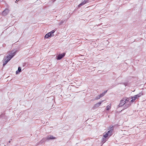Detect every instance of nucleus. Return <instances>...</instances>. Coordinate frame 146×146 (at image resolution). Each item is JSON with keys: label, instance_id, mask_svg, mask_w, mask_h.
Instances as JSON below:
<instances>
[{"label": "nucleus", "instance_id": "dca6fc26", "mask_svg": "<svg viewBox=\"0 0 146 146\" xmlns=\"http://www.w3.org/2000/svg\"><path fill=\"white\" fill-rule=\"evenodd\" d=\"M106 138H105V137H103L102 138V142H103V143H105L107 141Z\"/></svg>", "mask_w": 146, "mask_h": 146}, {"label": "nucleus", "instance_id": "4468645a", "mask_svg": "<svg viewBox=\"0 0 146 146\" xmlns=\"http://www.w3.org/2000/svg\"><path fill=\"white\" fill-rule=\"evenodd\" d=\"M9 61L8 60H4L3 61V66H5L9 62Z\"/></svg>", "mask_w": 146, "mask_h": 146}, {"label": "nucleus", "instance_id": "a211bd4d", "mask_svg": "<svg viewBox=\"0 0 146 146\" xmlns=\"http://www.w3.org/2000/svg\"><path fill=\"white\" fill-rule=\"evenodd\" d=\"M111 108V107L109 106H107L106 110H109Z\"/></svg>", "mask_w": 146, "mask_h": 146}, {"label": "nucleus", "instance_id": "423d86ee", "mask_svg": "<svg viewBox=\"0 0 146 146\" xmlns=\"http://www.w3.org/2000/svg\"><path fill=\"white\" fill-rule=\"evenodd\" d=\"M9 10L7 9H6L5 10L3 11L2 14L4 16H6L7 15V14L9 13Z\"/></svg>", "mask_w": 146, "mask_h": 146}, {"label": "nucleus", "instance_id": "6ab92c4d", "mask_svg": "<svg viewBox=\"0 0 146 146\" xmlns=\"http://www.w3.org/2000/svg\"><path fill=\"white\" fill-rule=\"evenodd\" d=\"M64 23V21H61L60 22H59L58 23V25H60Z\"/></svg>", "mask_w": 146, "mask_h": 146}, {"label": "nucleus", "instance_id": "aec40b11", "mask_svg": "<svg viewBox=\"0 0 146 146\" xmlns=\"http://www.w3.org/2000/svg\"><path fill=\"white\" fill-rule=\"evenodd\" d=\"M55 31L54 30H53L51 31L50 32H49V33H50V34H52V35H54L53 33H54Z\"/></svg>", "mask_w": 146, "mask_h": 146}, {"label": "nucleus", "instance_id": "b1692460", "mask_svg": "<svg viewBox=\"0 0 146 146\" xmlns=\"http://www.w3.org/2000/svg\"><path fill=\"white\" fill-rule=\"evenodd\" d=\"M107 92V91H106L104 92H103V93H104V94H105L106 93V92Z\"/></svg>", "mask_w": 146, "mask_h": 146}, {"label": "nucleus", "instance_id": "412c9836", "mask_svg": "<svg viewBox=\"0 0 146 146\" xmlns=\"http://www.w3.org/2000/svg\"><path fill=\"white\" fill-rule=\"evenodd\" d=\"M104 95V93H102V94L99 95H98L100 98L102 97Z\"/></svg>", "mask_w": 146, "mask_h": 146}, {"label": "nucleus", "instance_id": "a878e982", "mask_svg": "<svg viewBox=\"0 0 146 146\" xmlns=\"http://www.w3.org/2000/svg\"><path fill=\"white\" fill-rule=\"evenodd\" d=\"M9 143H10V141H9Z\"/></svg>", "mask_w": 146, "mask_h": 146}, {"label": "nucleus", "instance_id": "9b49d317", "mask_svg": "<svg viewBox=\"0 0 146 146\" xmlns=\"http://www.w3.org/2000/svg\"><path fill=\"white\" fill-rule=\"evenodd\" d=\"M17 52V51L15 50L13 52H11L9 54L11 55V57H12L13 58L16 54V52Z\"/></svg>", "mask_w": 146, "mask_h": 146}, {"label": "nucleus", "instance_id": "1a4fd4ad", "mask_svg": "<svg viewBox=\"0 0 146 146\" xmlns=\"http://www.w3.org/2000/svg\"><path fill=\"white\" fill-rule=\"evenodd\" d=\"M88 3V1L87 0H85L84 1L82 2L80 4L78 5V7H80L86 4V3Z\"/></svg>", "mask_w": 146, "mask_h": 146}, {"label": "nucleus", "instance_id": "ddd939ff", "mask_svg": "<svg viewBox=\"0 0 146 146\" xmlns=\"http://www.w3.org/2000/svg\"><path fill=\"white\" fill-rule=\"evenodd\" d=\"M142 95V94H141V93H139L136 95H135V97H136L137 98L140 97Z\"/></svg>", "mask_w": 146, "mask_h": 146}, {"label": "nucleus", "instance_id": "f257e3e1", "mask_svg": "<svg viewBox=\"0 0 146 146\" xmlns=\"http://www.w3.org/2000/svg\"><path fill=\"white\" fill-rule=\"evenodd\" d=\"M66 54V53L65 52L61 54H58L56 56L57 58L56 59L57 60H60L62 58L64 57Z\"/></svg>", "mask_w": 146, "mask_h": 146}, {"label": "nucleus", "instance_id": "6e6552de", "mask_svg": "<svg viewBox=\"0 0 146 146\" xmlns=\"http://www.w3.org/2000/svg\"><path fill=\"white\" fill-rule=\"evenodd\" d=\"M46 139L47 140L53 139H56V138L55 137H53L52 135H48L47 136Z\"/></svg>", "mask_w": 146, "mask_h": 146}, {"label": "nucleus", "instance_id": "f3484780", "mask_svg": "<svg viewBox=\"0 0 146 146\" xmlns=\"http://www.w3.org/2000/svg\"><path fill=\"white\" fill-rule=\"evenodd\" d=\"M129 98H127V99H124V101L125 102V103H127L128 102H129Z\"/></svg>", "mask_w": 146, "mask_h": 146}, {"label": "nucleus", "instance_id": "39448f33", "mask_svg": "<svg viewBox=\"0 0 146 146\" xmlns=\"http://www.w3.org/2000/svg\"><path fill=\"white\" fill-rule=\"evenodd\" d=\"M12 58V57H11V55L9 54L7 56L5 57L4 58L3 60H8L9 61Z\"/></svg>", "mask_w": 146, "mask_h": 146}, {"label": "nucleus", "instance_id": "4be33fe9", "mask_svg": "<svg viewBox=\"0 0 146 146\" xmlns=\"http://www.w3.org/2000/svg\"><path fill=\"white\" fill-rule=\"evenodd\" d=\"M100 97L99 96H97L95 98V100H97L99 99H100Z\"/></svg>", "mask_w": 146, "mask_h": 146}, {"label": "nucleus", "instance_id": "f03ea898", "mask_svg": "<svg viewBox=\"0 0 146 146\" xmlns=\"http://www.w3.org/2000/svg\"><path fill=\"white\" fill-rule=\"evenodd\" d=\"M109 129L110 130L107 132V133L108 135L109 136V137H110L112 135V133L113 130V127L111 126H110L109 128Z\"/></svg>", "mask_w": 146, "mask_h": 146}, {"label": "nucleus", "instance_id": "2eb2a0df", "mask_svg": "<svg viewBox=\"0 0 146 146\" xmlns=\"http://www.w3.org/2000/svg\"><path fill=\"white\" fill-rule=\"evenodd\" d=\"M103 137H105V138H107L108 137H109V136L108 135V133H106L105 134H104V135Z\"/></svg>", "mask_w": 146, "mask_h": 146}, {"label": "nucleus", "instance_id": "0eeeda50", "mask_svg": "<svg viewBox=\"0 0 146 146\" xmlns=\"http://www.w3.org/2000/svg\"><path fill=\"white\" fill-rule=\"evenodd\" d=\"M134 101L135 100L133 99H132L129 102V103L128 104H125V108H126L129 106L131 104V102H134Z\"/></svg>", "mask_w": 146, "mask_h": 146}, {"label": "nucleus", "instance_id": "f8f14e48", "mask_svg": "<svg viewBox=\"0 0 146 146\" xmlns=\"http://www.w3.org/2000/svg\"><path fill=\"white\" fill-rule=\"evenodd\" d=\"M21 71V68L20 67H19L18 68V70L16 71V74H18Z\"/></svg>", "mask_w": 146, "mask_h": 146}, {"label": "nucleus", "instance_id": "9d476101", "mask_svg": "<svg viewBox=\"0 0 146 146\" xmlns=\"http://www.w3.org/2000/svg\"><path fill=\"white\" fill-rule=\"evenodd\" d=\"M54 36V35H52V34H50V33H48L46 34L44 36L45 38H48L49 37H51L52 36Z\"/></svg>", "mask_w": 146, "mask_h": 146}, {"label": "nucleus", "instance_id": "5701e85b", "mask_svg": "<svg viewBox=\"0 0 146 146\" xmlns=\"http://www.w3.org/2000/svg\"><path fill=\"white\" fill-rule=\"evenodd\" d=\"M131 98L133 99L134 100H135L136 99H137V98L136 97H135V96H134L133 97H132Z\"/></svg>", "mask_w": 146, "mask_h": 146}, {"label": "nucleus", "instance_id": "20e7f679", "mask_svg": "<svg viewBox=\"0 0 146 146\" xmlns=\"http://www.w3.org/2000/svg\"><path fill=\"white\" fill-rule=\"evenodd\" d=\"M125 104V102L124 101V99H122L120 100V103L118 106V107L119 108L123 106Z\"/></svg>", "mask_w": 146, "mask_h": 146}, {"label": "nucleus", "instance_id": "7ed1b4c3", "mask_svg": "<svg viewBox=\"0 0 146 146\" xmlns=\"http://www.w3.org/2000/svg\"><path fill=\"white\" fill-rule=\"evenodd\" d=\"M104 101V100L101 101L98 103L95 104L93 107V108L94 109H96L99 106H100V105Z\"/></svg>", "mask_w": 146, "mask_h": 146}, {"label": "nucleus", "instance_id": "393cba45", "mask_svg": "<svg viewBox=\"0 0 146 146\" xmlns=\"http://www.w3.org/2000/svg\"><path fill=\"white\" fill-rule=\"evenodd\" d=\"M19 0H16V1L18 2V1Z\"/></svg>", "mask_w": 146, "mask_h": 146}]
</instances>
